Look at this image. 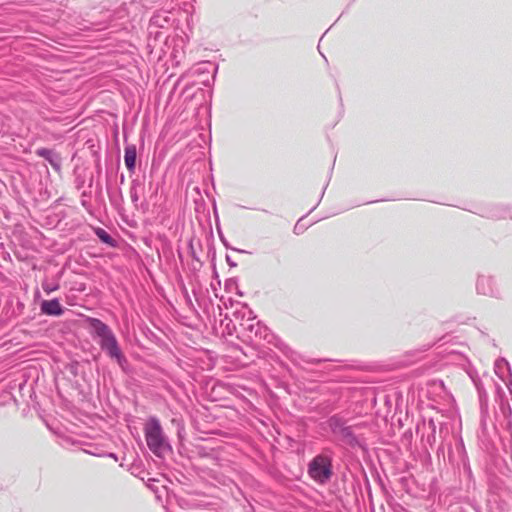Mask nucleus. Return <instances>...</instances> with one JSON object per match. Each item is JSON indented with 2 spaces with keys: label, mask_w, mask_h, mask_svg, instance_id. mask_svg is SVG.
<instances>
[{
  "label": "nucleus",
  "mask_w": 512,
  "mask_h": 512,
  "mask_svg": "<svg viewBox=\"0 0 512 512\" xmlns=\"http://www.w3.org/2000/svg\"><path fill=\"white\" fill-rule=\"evenodd\" d=\"M145 437L148 447L156 455H160L165 450L169 449L158 420L152 419L147 423L145 427Z\"/></svg>",
  "instance_id": "obj_1"
},
{
  "label": "nucleus",
  "mask_w": 512,
  "mask_h": 512,
  "mask_svg": "<svg viewBox=\"0 0 512 512\" xmlns=\"http://www.w3.org/2000/svg\"><path fill=\"white\" fill-rule=\"evenodd\" d=\"M41 311L46 315L60 316L63 308L57 299L45 300L41 303Z\"/></svg>",
  "instance_id": "obj_3"
},
{
  "label": "nucleus",
  "mask_w": 512,
  "mask_h": 512,
  "mask_svg": "<svg viewBox=\"0 0 512 512\" xmlns=\"http://www.w3.org/2000/svg\"><path fill=\"white\" fill-rule=\"evenodd\" d=\"M94 328L101 337V343H105L106 339L114 337L109 327L99 320H94Z\"/></svg>",
  "instance_id": "obj_6"
},
{
  "label": "nucleus",
  "mask_w": 512,
  "mask_h": 512,
  "mask_svg": "<svg viewBox=\"0 0 512 512\" xmlns=\"http://www.w3.org/2000/svg\"><path fill=\"white\" fill-rule=\"evenodd\" d=\"M101 347L105 349L112 358H115L118 361L121 360L122 354L115 337L106 339L105 343H101Z\"/></svg>",
  "instance_id": "obj_4"
},
{
  "label": "nucleus",
  "mask_w": 512,
  "mask_h": 512,
  "mask_svg": "<svg viewBox=\"0 0 512 512\" xmlns=\"http://www.w3.org/2000/svg\"><path fill=\"white\" fill-rule=\"evenodd\" d=\"M96 234L97 236L99 237V239L104 242V243H107V244H110L112 245L113 244V240L111 238V236L103 229H98L96 231Z\"/></svg>",
  "instance_id": "obj_7"
},
{
  "label": "nucleus",
  "mask_w": 512,
  "mask_h": 512,
  "mask_svg": "<svg viewBox=\"0 0 512 512\" xmlns=\"http://www.w3.org/2000/svg\"><path fill=\"white\" fill-rule=\"evenodd\" d=\"M136 147L135 145H129L125 147L124 161L127 169L133 171L136 164Z\"/></svg>",
  "instance_id": "obj_5"
},
{
  "label": "nucleus",
  "mask_w": 512,
  "mask_h": 512,
  "mask_svg": "<svg viewBox=\"0 0 512 512\" xmlns=\"http://www.w3.org/2000/svg\"><path fill=\"white\" fill-rule=\"evenodd\" d=\"M58 287H59L58 284H52V283H48V282H44L42 284V288L47 294H49L53 291H56L58 289Z\"/></svg>",
  "instance_id": "obj_8"
},
{
  "label": "nucleus",
  "mask_w": 512,
  "mask_h": 512,
  "mask_svg": "<svg viewBox=\"0 0 512 512\" xmlns=\"http://www.w3.org/2000/svg\"><path fill=\"white\" fill-rule=\"evenodd\" d=\"M308 473L318 483L327 482L332 475L330 459L322 455L316 456L309 464Z\"/></svg>",
  "instance_id": "obj_2"
},
{
  "label": "nucleus",
  "mask_w": 512,
  "mask_h": 512,
  "mask_svg": "<svg viewBox=\"0 0 512 512\" xmlns=\"http://www.w3.org/2000/svg\"><path fill=\"white\" fill-rule=\"evenodd\" d=\"M38 155L42 156V157H45V158H48V155L50 154V151L46 150V149H41L37 152Z\"/></svg>",
  "instance_id": "obj_9"
}]
</instances>
